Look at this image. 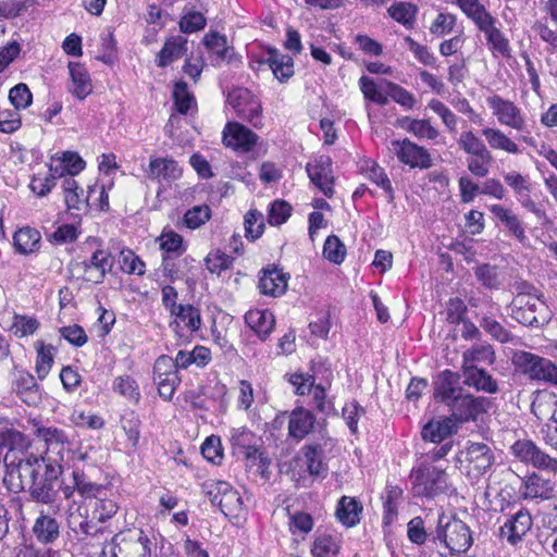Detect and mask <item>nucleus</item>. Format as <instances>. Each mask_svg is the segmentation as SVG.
<instances>
[{"label":"nucleus","instance_id":"obj_1","mask_svg":"<svg viewBox=\"0 0 557 557\" xmlns=\"http://www.w3.org/2000/svg\"><path fill=\"white\" fill-rule=\"evenodd\" d=\"M7 468L3 481L10 491H27L32 500L48 505L52 513L61 510V505L57 500L62 466L58 461L29 455Z\"/></svg>","mask_w":557,"mask_h":557},{"label":"nucleus","instance_id":"obj_2","mask_svg":"<svg viewBox=\"0 0 557 557\" xmlns=\"http://www.w3.org/2000/svg\"><path fill=\"white\" fill-rule=\"evenodd\" d=\"M507 308L509 315L525 326L540 327L548 324L552 319V311L543 295L513 297Z\"/></svg>","mask_w":557,"mask_h":557},{"label":"nucleus","instance_id":"obj_3","mask_svg":"<svg viewBox=\"0 0 557 557\" xmlns=\"http://www.w3.org/2000/svg\"><path fill=\"white\" fill-rule=\"evenodd\" d=\"M434 541L443 543L450 553H465L472 545L469 527L455 516H438Z\"/></svg>","mask_w":557,"mask_h":557},{"label":"nucleus","instance_id":"obj_4","mask_svg":"<svg viewBox=\"0 0 557 557\" xmlns=\"http://www.w3.org/2000/svg\"><path fill=\"white\" fill-rule=\"evenodd\" d=\"M103 557H151L150 541L141 530L115 534L102 549Z\"/></svg>","mask_w":557,"mask_h":557},{"label":"nucleus","instance_id":"obj_5","mask_svg":"<svg viewBox=\"0 0 557 557\" xmlns=\"http://www.w3.org/2000/svg\"><path fill=\"white\" fill-rule=\"evenodd\" d=\"M515 366L532 381L557 386V364L530 351H517L512 357Z\"/></svg>","mask_w":557,"mask_h":557},{"label":"nucleus","instance_id":"obj_6","mask_svg":"<svg viewBox=\"0 0 557 557\" xmlns=\"http://www.w3.org/2000/svg\"><path fill=\"white\" fill-rule=\"evenodd\" d=\"M112 267L111 253L103 249H97L88 260H74L70 263V270L73 274L94 284H101Z\"/></svg>","mask_w":557,"mask_h":557},{"label":"nucleus","instance_id":"obj_7","mask_svg":"<svg viewBox=\"0 0 557 557\" xmlns=\"http://www.w3.org/2000/svg\"><path fill=\"white\" fill-rule=\"evenodd\" d=\"M447 407L450 410L449 418L453 419V422L461 424L476 421L479 416L485 413L492 407V401L487 397L462 392Z\"/></svg>","mask_w":557,"mask_h":557},{"label":"nucleus","instance_id":"obj_8","mask_svg":"<svg viewBox=\"0 0 557 557\" xmlns=\"http://www.w3.org/2000/svg\"><path fill=\"white\" fill-rule=\"evenodd\" d=\"M511 451L516 458L524 463L532 465L534 468L545 470L552 473L557 472V458H554L543 451L535 443L530 440H519L511 446Z\"/></svg>","mask_w":557,"mask_h":557},{"label":"nucleus","instance_id":"obj_9","mask_svg":"<svg viewBox=\"0 0 557 557\" xmlns=\"http://www.w3.org/2000/svg\"><path fill=\"white\" fill-rule=\"evenodd\" d=\"M486 101L499 124L516 129L517 132L525 131L527 117L521 109L512 101L503 99L498 95L488 97Z\"/></svg>","mask_w":557,"mask_h":557},{"label":"nucleus","instance_id":"obj_10","mask_svg":"<svg viewBox=\"0 0 557 557\" xmlns=\"http://www.w3.org/2000/svg\"><path fill=\"white\" fill-rule=\"evenodd\" d=\"M447 488L446 473L436 467H423L414 476V490L418 495L435 497Z\"/></svg>","mask_w":557,"mask_h":557},{"label":"nucleus","instance_id":"obj_11","mask_svg":"<svg viewBox=\"0 0 557 557\" xmlns=\"http://www.w3.org/2000/svg\"><path fill=\"white\" fill-rule=\"evenodd\" d=\"M392 147L398 160L410 168L430 169L432 166L429 151L407 138L393 140Z\"/></svg>","mask_w":557,"mask_h":557},{"label":"nucleus","instance_id":"obj_12","mask_svg":"<svg viewBox=\"0 0 557 557\" xmlns=\"http://www.w3.org/2000/svg\"><path fill=\"white\" fill-rule=\"evenodd\" d=\"M532 525L533 520L529 510L520 508L518 511L507 517L499 529V535L510 545H517L523 540Z\"/></svg>","mask_w":557,"mask_h":557},{"label":"nucleus","instance_id":"obj_13","mask_svg":"<svg viewBox=\"0 0 557 557\" xmlns=\"http://www.w3.org/2000/svg\"><path fill=\"white\" fill-rule=\"evenodd\" d=\"M310 181L326 196L333 195L332 160L321 156L306 166Z\"/></svg>","mask_w":557,"mask_h":557},{"label":"nucleus","instance_id":"obj_14","mask_svg":"<svg viewBox=\"0 0 557 557\" xmlns=\"http://www.w3.org/2000/svg\"><path fill=\"white\" fill-rule=\"evenodd\" d=\"M258 136L237 122H228L223 131V143L235 150L247 152L256 145Z\"/></svg>","mask_w":557,"mask_h":557},{"label":"nucleus","instance_id":"obj_15","mask_svg":"<svg viewBox=\"0 0 557 557\" xmlns=\"http://www.w3.org/2000/svg\"><path fill=\"white\" fill-rule=\"evenodd\" d=\"M520 491L523 499L548 500L556 495V483L550 479L533 473L522 481Z\"/></svg>","mask_w":557,"mask_h":557},{"label":"nucleus","instance_id":"obj_16","mask_svg":"<svg viewBox=\"0 0 557 557\" xmlns=\"http://www.w3.org/2000/svg\"><path fill=\"white\" fill-rule=\"evenodd\" d=\"M461 455L469 466L480 474L485 473L495 461L493 450L484 443L469 442Z\"/></svg>","mask_w":557,"mask_h":557},{"label":"nucleus","instance_id":"obj_17","mask_svg":"<svg viewBox=\"0 0 557 557\" xmlns=\"http://www.w3.org/2000/svg\"><path fill=\"white\" fill-rule=\"evenodd\" d=\"M459 374L450 370H444L434 382V397L448 406L454 399L459 396L463 389L458 386Z\"/></svg>","mask_w":557,"mask_h":557},{"label":"nucleus","instance_id":"obj_18","mask_svg":"<svg viewBox=\"0 0 557 557\" xmlns=\"http://www.w3.org/2000/svg\"><path fill=\"white\" fill-rule=\"evenodd\" d=\"M463 375V384L474 388L476 392L485 394H496L499 391L497 380L492 376L485 369L479 367H470L461 370Z\"/></svg>","mask_w":557,"mask_h":557},{"label":"nucleus","instance_id":"obj_19","mask_svg":"<svg viewBox=\"0 0 557 557\" xmlns=\"http://www.w3.org/2000/svg\"><path fill=\"white\" fill-rule=\"evenodd\" d=\"M259 438L247 428L233 429L231 431V443L235 454L246 459H256L259 454Z\"/></svg>","mask_w":557,"mask_h":557},{"label":"nucleus","instance_id":"obj_20","mask_svg":"<svg viewBox=\"0 0 557 557\" xmlns=\"http://www.w3.org/2000/svg\"><path fill=\"white\" fill-rule=\"evenodd\" d=\"M61 523L49 512L40 511L33 525V533L41 544H52L60 537Z\"/></svg>","mask_w":557,"mask_h":557},{"label":"nucleus","instance_id":"obj_21","mask_svg":"<svg viewBox=\"0 0 557 557\" xmlns=\"http://www.w3.org/2000/svg\"><path fill=\"white\" fill-rule=\"evenodd\" d=\"M260 63L268 64L280 82H285L294 75L293 58L282 54L274 48L268 49L267 57L260 60Z\"/></svg>","mask_w":557,"mask_h":557},{"label":"nucleus","instance_id":"obj_22","mask_svg":"<svg viewBox=\"0 0 557 557\" xmlns=\"http://www.w3.org/2000/svg\"><path fill=\"white\" fill-rule=\"evenodd\" d=\"M466 311L467 307L462 300L458 298L449 300V308L447 313L449 322L462 323L461 336L463 339H478L481 337V332L473 322L463 318Z\"/></svg>","mask_w":557,"mask_h":557},{"label":"nucleus","instance_id":"obj_23","mask_svg":"<svg viewBox=\"0 0 557 557\" xmlns=\"http://www.w3.org/2000/svg\"><path fill=\"white\" fill-rule=\"evenodd\" d=\"M315 417L313 413L302 407L295 408L289 413L288 434L296 440H302L313 429Z\"/></svg>","mask_w":557,"mask_h":557},{"label":"nucleus","instance_id":"obj_24","mask_svg":"<svg viewBox=\"0 0 557 557\" xmlns=\"http://www.w3.org/2000/svg\"><path fill=\"white\" fill-rule=\"evenodd\" d=\"M72 85L69 91L79 100H84L92 91V84L88 71L75 62L69 63Z\"/></svg>","mask_w":557,"mask_h":557},{"label":"nucleus","instance_id":"obj_25","mask_svg":"<svg viewBox=\"0 0 557 557\" xmlns=\"http://www.w3.org/2000/svg\"><path fill=\"white\" fill-rule=\"evenodd\" d=\"M245 322L261 341L269 337L275 325L274 315L269 310H249L245 314Z\"/></svg>","mask_w":557,"mask_h":557},{"label":"nucleus","instance_id":"obj_26","mask_svg":"<svg viewBox=\"0 0 557 557\" xmlns=\"http://www.w3.org/2000/svg\"><path fill=\"white\" fill-rule=\"evenodd\" d=\"M495 360V351L492 345L487 343L474 344L462 352L461 370L478 367L479 363L491 366Z\"/></svg>","mask_w":557,"mask_h":557},{"label":"nucleus","instance_id":"obj_27","mask_svg":"<svg viewBox=\"0 0 557 557\" xmlns=\"http://www.w3.org/2000/svg\"><path fill=\"white\" fill-rule=\"evenodd\" d=\"M15 392L28 406H37L41 401L40 387L28 372H20L15 381Z\"/></svg>","mask_w":557,"mask_h":557},{"label":"nucleus","instance_id":"obj_28","mask_svg":"<svg viewBox=\"0 0 557 557\" xmlns=\"http://www.w3.org/2000/svg\"><path fill=\"white\" fill-rule=\"evenodd\" d=\"M491 212L497 218L520 243L527 239L525 231L522 221L512 212V210L505 208L502 205L491 206Z\"/></svg>","mask_w":557,"mask_h":557},{"label":"nucleus","instance_id":"obj_29","mask_svg":"<svg viewBox=\"0 0 557 557\" xmlns=\"http://www.w3.org/2000/svg\"><path fill=\"white\" fill-rule=\"evenodd\" d=\"M259 288L264 295L280 296L287 288V276L277 269L265 270L259 280Z\"/></svg>","mask_w":557,"mask_h":557},{"label":"nucleus","instance_id":"obj_30","mask_svg":"<svg viewBox=\"0 0 557 557\" xmlns=\"http://www.w3.org/2000/svg\"><path fill=\"white\" fill-rule=\"evenodd\" d=\"M182 175V170L177 162L168 158H156L149 162L148 176L151 180H177Z\"/></svg>","mask_w":557,"mask_h":557},{"label":"nucleus","instance_id":"obj_31","mask_svg":"<svg viewBox=\"0 0 557 557\" xmlns=\"http://www.w3.org/2000/svg\"><path fill=\"white\" fill-rule=\"evenodd\" d=\"M456 428L457 425L449 417L443 420H432L423 426L421 436L432 443H440L456 432Z\"/></svg>","mask_w":557,"mask_h":557},{"label":"nucleus","instance_id":"obj_32","mask_svg":"<svg viewBox=\"0 0 557 557\" xmlns=\"http://www.w3.org/2000/svg\"><path fill=\"white\" fill-rule=\"evenodd\" d=\"M362 505L355 498L343 496L336 508L337 519L346 527H354L360 521Z\"/></svg>","mask_w":557,"mask_h":557},{"label":"nucleus","instance_id":"obj_33","mask_svg":"<svg viewBox=\"0 0 557 557\" xmlns=\"http://www.w3.org/2000/svg\"><path fill=\"white\" fill-rule=\"evenodd\" d=\"M496 22L497 20L494 16H491L476 27L479 30L484 33L491 48L504 55L509 51V42L500 29L496 27Z\"/></svg>","mask_w":557,"mask_h":557},{"label":"nucleus","instance_id":"obj_34","mask_svg":"<svg viewBox=\"0 0 557 557\" xmlns=\"http://www.w3.org/2000/svg\"><path fill=\"white\" fill-rule=\"evenodd\" d=\"M40 239L41 235L37 230L25 226L14 233L13 244L17 252L27 255L39 248Z\"/></svg>","mask_w":557,"mask_h":557},{"label":"nucleus","instance_id":"obj_35","mask_svg":"<svg viewBox=\"0 0 557 557\" xmlns=\"http://www.w3.org/2000/svg\"><path fill=\"white\" fill-rule=\"evenodd\" d=\"M490 148L503 150L511 154L520 153L518 145L509 138L502 129L485 127L481 131Z\"/></svg>","mask_w":557,"mask_h":557},{"label":"nucleus","instance_id":"obj_36","mask_svg":"<svg viewBox=\"0 0 557 557\" xmlns=\"http://www.w3.org/2000/svg\"><path fill=\"white\" fill-rule=\"evenodd\" d=\"M55 161L59 163L51 164L50 172H53L59 177H62L65 174L74 176L83 171L86 165L85 161L76 152L71 151L63 152L62 158Z\"/></svg>","mask_w":557,"mask_h":557},{"label":"nucleus","instance_id":"obj_37","mask_svg":"<svg viewBox=\"0 0 557 557\" xmlns=\"http://www.w3.org/2000/svg\"><path fill=\"white\" fill-rule=\"evenodd\" d=\"M187 39L182 36H175L165 41L163 48L158 54L157 65L165 67L174 60L181 58L186 50Z\"/></svg>","mask_w":557,"mask_h":557},{"label":"nucleus","instance_id":"obj_38","mask_svg":"<svg viewBox=\"0 0 557 557\" xmlns=\"http://www.w3.org/2000/svg\"><path fill=\"white\" fill-rule=\"evenodd\" d=\"M175 315V321L171 323V326L176 330L181 324L188 327L191 331H197L201 324V318L199 310L191 305H178L175 311L171 312Z\"/></svg>","mask_w":557,"mask_h":557},{"label":"nucleus","instance_id":"obj_39","mask_svg":"<svg viewBox=\"0 0 557 557\" xmlns=\"http://www.w3.org/2000/svg\"><path fill=\"white\" fill-rule=\"evenodd\" d=\"M399 125L418 138L435 139L440 135L438 131L428 120L404 117L399 120Z\"/></svg>","mask_w":557,"mask_h":557},{"label":"nucleus","instance_id":"obj_40","mask_svg":"<svg viewBox=\"0 0 557 557\" xmlns=\"http://www.w3.org/2000/svg\"><path fill=\"white\" fill-rule=\"evenodd\" d=\"M455 3L475 26L493 16L480 0H455Z\"/></svg>","mask_w":557,"mask_h":557},{"label":"nucleus","instance_id":"obj_41","mask_svg":"<svg viewBox=\"0 0 557 557\" xmlns=\"http://www.w3.org/2000/svg\"><path fill=\"white\" fill-rule=\"evenodd\" d=\"M35 348L37 350V359H36V373L39 380H44L51 370L53 364V350L54 347L52 345H45L44 342L38 341L35 343Z\"/></svg>","mask_w":557,"mask_h":557},{"label":"nucleus","instance_id":"obj_42","mask_svg":"<svg viewBox=\"0 0 557 557\" xmlns=\"http://www.w3.org/2000/svg\"><path fill=\"white\" fill-rule=\"evenodd\" d=\"M73 483L76 486L77 493L83 498L97 497L102 491L103 485L89 480V478L79 469H74L72 472Z\"/></svg>","mask_w":557,"mask_h":557},{"label":"nucleus","instance_id":"obj_43","mask_svg":"<svg viewBox=\"0 0 557 557\" xmlns=\"http://www.w3.org/2000/svg\"><path fill=\"white\" fill-rule=\"evenodd\" d=\"M532 413L539 419H548L545 425H557V400L549 397L548 399L537 398L531 405Z\"/></svg>","mask_w":557,"mask_h":557},{"label":"nucleus","instance_id":"obj_44","mask_svg":"<svg viewBox=\"0 0 557 557\" xmlns=\"http://www.w3.org/2000/svg\"><path fill=\"white\" fill-rule=\"evenodd\" d=\"M475 277L483 286L490 289L498 288L503 282V276L498 268L487 263L475 269Z\"/></svg>","mask_w":557,"mask_h":557},{"label":"nucleus","instance_id":"obj_45","mask_svg":"<svg viewBox=\"0 0 557 557\" xmlns=\"http://www.w3.org/2000/svg\"><path fill=\"white\" fill-rule=\"evenodd\" d=\"M480 326L494 339L499 343H509L513 339V335L510 331L505 329L498 321L495 319L483 315L479 320Z\"/></svg>","mask_w":557,"mask_h":557},{"label":"nucleus","instance_id":"obj_46","mask_svg":"<svg viewBox=\"0 0 557 557\" xmlns=\"http://www.w3.org/2000/svg\"><path fill=\"white\" fill-rule=\"evenodd\" d=\"M386 97H389L392 100L408 110L412 109L417 102L413 94L395 83L385 81V98Z\"/></svg>","mask_w":557,"mask_h":557},{"label":"nucleus","instance_id":"obj_47","mask_svg":"<svg viewBox=\"0 0 557 557\" xmlns=\"http://www.w3.org/2000/svg\"><path fill=\"white\" fill-rule=\"evenodd\" d=\"M493 156L490 150L469 156L467 168L469 172L478 177H485L490 172Z\"/></svg>","mask_w":557,"mask_h":557},{"label":"nucleus","instance_id":"obj_48","mask_svg":"<svg viewBox=\"0 0 557 557\" xmlns=\"http://www.w3.org/2000/svg\"><path fill=\"white\" fill-rule=\"evenodd\" d=\"M457 145L459 149L468 156L488 150L483 140L480 139L472 131L461 132L457 139Z\"/></svg>","mask_w":557,"mask_h":557},{"label":"nucleus","instance_id":"obj_49","mask_svg":"<svg viewBox=\"0 0 557 557\" xmlns=\"http://www.w3.org/2000/svg\"><path fill=\"white\" fill-rule=\"evenodd\" d=\"M38 327L39 322L36 318L14 313L11 331L16 337L22 338L33 335Z\"/></svg>","mask_w":557,"mask_h":557},{"label":"nucleus","instance_id":"obj_50","mask_svg":"<svg viewBox=\"0 0 557 557\" xmlns=\"http://www.w3.org/2000/svg\"><path fill=\"white\" fill-rule=\"evenodd\" d=\"M311 552L313 557H336L339 544L333 536L323 534L315 539Z\"/></svg>","mask_w":557,"mask_h":557},{"label":"nucleus","instance_id":"obj_51","mask_svg":"<svg viewBox=\"0 0 557 557\" xmlns=\"http://www.w3.org/2000/svg\"><path fill=\"white\" fill-rule=\"evenodd\" d=\"M305 457L310 474L319 475L326 471V466L322 460V447L320 444H309L305 446Z\"/></svg>","mask_w":557,"mask_h":557},{"label":"nucleus","instance_id":"obj_52","mask_svg":"<svg viewBox=\"0 0 557 557\" xmlns=\"http://www.w3.org/2000/svg\"><path fill=\"white\" fill-rule=\"evenodd\" d=\"M122 429L124 430L132 448H136L140 437V425L138 414L128 411L121 419Z\"/></svg>","mask_w":557,"mask_h":557},{"label":"nucleus","instance_id":"obj_53","mask_svg":"<svg viewBox=\"0 0 557 557\" xmlns=\"http://www.w3.org/2000/svg\"><path fill=\"white\" fill-rule=\"evenodd\" d=\"M417 13V7L409 2H398L388 9L393 20L405 26H411Z\"/></svg>","mask_w":557,"mask_h":557},{"label":"nucleus","instance_id":"obj_54","mask_svg":"<svg viewBox=\"0 0 557 557\" xmlns=\"http://www.w3.org/2000/svg\"><path fill=\"white\" fill-rule=\"evenodd\" d=\"M121 270L127 274L143 275L146 271L144 261L132 250H122L120 253Z\"/></svg>","mask_w":557,"mask_h":557},{"label":"nucleus","instance_id":"obj_55","mask_svg":"<svg viewBox=\"0 0 557 557\" xmlns=\"http://www.w3.org/2000/svg\"><path fill=\"white\" fill-rule=\"evenodd\" d=\"M203 45L212 52L218 61H224L228 51L226 37L216 32H210L203 37Z\"/></svg>","mask_w":557,"mask_h":557},{"label":"nucleus","instance_id":"obj_56","mask_svg":"<svg viewBox=\"0 0 557 557\" xmlns=\"http://www.w3.org/2000/svg\"><path fill=\"white\" fill-rule=\"evenodd\" d=\"M159 240L160 248L164 251V256H171V253H173L178 257L185 251L183 237L173 231L162 233Z\"/></svg>","mask_w":557,"mask_h":557},{"label":"nucleus","instance_id":"obj_57","mask_svg":"<svg viewBox=\"0 0 557 557\" xmlns=\"http://www.w3.org/2000/svg\"><path fill=\"white\" fill-rule=\"evenodd\" d=\"M457 16L453 13L441 12L430 26V33L436 37H444L450 34L456 26Z\"/></svg>","mask_w":557,"mask_h":557},{"label":"nucleus","instance_id":"obj_58","mask_svg":"<svg viewBox=\"0 0 557 557\" xmlns=\"http://www.w3.org/2000/svg\"><path fill=\"white\" fill-rule=\"evenodd\" d=\"M428 107L442 119L450 133H457L458 117L445 103L437 99H431Z\"/></svg>","mask_w":557,"mask_h":557},{"label":"nucleus","instance_id":"obj_59","mask_svg":"<svg viewBox=\"0 0 557 557\" xmlns=\"http://www.w3.org/2000/svg\"><path fill=\"white\" fill-rule=\"evenodd\" d=\"M243 499L239 493L231 487L224 498L220 500V509L226 517L237 518L243 510Z\"/></svg>","mask_w":557,"mask_h":557},{"label":"nucleus","instance_id":"obj_60","mask_svg":"<svg viewBox=\"0 0 557 557\" xmlns=\"http://www.w3.org/2000/svg\"><path fill=\"white\" fill-rule=\"evenodd\" d=\"M246 237L250 240L259 238L264 230L263 214L257 210H249L245 215Z\"/></svg>","mask_w":557,"mask_h":557},{"label":"nucleus","instance_id":"obj_61","mask_svg":"<svg viewBox=\"0 0 557 557\" xmlns=\"http://www.w3.org/2000/svg\"><path fill=\"white\" fill-rule=\"evenodd\" d=\"M346 249L344 244L335 235H331L326 238L323 247V256L329 261L341 264L344 261Z\"/></svg>","mask_w":557,"mask_h":557},{"label":"nucleus","instance_id":"obj_62","mask_svg":"<svg viewBox=\"0 0 557 557\" xmlns=\"http://www.w3.org/2000/svg\"><path fill=\"white\" fill-rule=\"evenodd\" d=\"M231 487V484L225 481L208 480L202 484V492L212 505L220 506V500L225 497Z\"/></svg>","mask_w":557,"mask_h":557},{"label":"nucleus","instance_id":"obj_63","mask_svg":"<svg viewBox=\"0 0 557 557\" xmlns=\"http://www.w3.org/2000/svg\"><path fill=\"white\" fill-rule=\"evenodd\" d=\"M173 98L176 110L181 114H186L195 103V98L191 94L188 92L187 84L185 82H178L175 84Z\"/></svg>","mask_w":557,"mask_h":557},{"label":"nucleus","instance_id":"obj_64","mask_svg":"<svg viewBox=\"0 0 557 557\" xmlns=\"http://www.w3.org/2000/svg\"><path fill=\"white\" fill-rule=\"evenodd\" d=\"M113 389L122 396L134 401H138L140 398L138 385L129 375H122L116 377L113 382Z\"/></svg>","mask_w":557,"mask_h":557}]
</instances>
